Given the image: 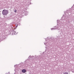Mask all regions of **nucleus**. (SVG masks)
Returning <instances> with one entry per match:
<instances>
[{"label": "nucleus", "instance_id": "f257e3e1", "mask_svg": "<svg viewBox=\"0 0 74 74\" xmlns=\"http://www.w3.org/2000/svg\"><path fill=\"white\" fill-rule=\"evenodd\" d=\"M33 58V59H34L35 60H37L38 59V60H42V58L41 55H40L39 56H32Z\"/></svg>", "mask_w": 74, "mask_h": 74}, {"label": "nucleus", "instance_id": "f03ea898", "mask_svg": "<svg viewBox=\"0 0 74 74\" xmlns=\"http://www.w3.org/2000/svg\"><path fill=\"white\" fill-rule=\"evenodd\" d=\"M2 13L3 15H7L8 14V10H3Z\"/></svg>", "mask_w": 74, "mask_h": 74}, {"label": "nucleus", "instance_id": "7ed1b4c3", "mask_svg": "<svg viewBox=\"0 0 74 74\" xmlns=\"http://www.w3.org/2000/svg\"><path fill=\"white\" fill-rule=\"evenodd\" d=\"M22 71L23 73H25V72H26V69H23L22 70Z\"/></svg>", "mask_w": 74, "mask_h": 74}, {"label": "nucleus", "instance_id": "20e7f679", "mask_svg": "<svg viewBox=\"0 0 74 74\" xmlns=\"http://www.w3.org/2000/svg\"><path fill=\"white\" fill-rule=\"evenodd\" d=\"M65 19H68L69 18V16H67V17H66L65 18Z\"/></svg>", "mask_w": 74, "mask_h": 74}, {"label": "nucleus", "instance_id": "39448f33", "mask_svg": "<svg viewBox=\"0 0 74 74\" xmlns=\"http://www.w3.org/2000/svg\"><path fill=\"white\" fill-rule=\"evenodd\" d=\"M64 74H69V73L67 72H65L64 73Z\"/></svg>", "mask_w": 74, "mask_h": 74}, {"label": "nucleus", "instance_id": "423d86ee", "mask_svg": "<svg viewBox=\"0 0 74 74\" xmlns=\"http://www.w3.org/2000/svg\"><path fill=\"white\" fill-rule=\"evenodd\" d=\"M14 34H16V32H15V31H14Z\"/></svg>", "mask_w": 74, "mask_h": 74}, {"label": "nucleus", "instance_id": "0eeeda50", "mask_svg": "<svg viewBox=\"0 0 74 74\" xmlns=\"http://www.w3.org/2000/svg\"><path fill=\"white\" fill-rule=\"evenodd\" d=\"M16 11H16V10H15L14 11V12H16Z\"/></svg>", "mask_w": 74, "mask_h": 74}, {"label": "nucleus", "instance_id": "6e6552de", "mask_svg": "<svg viewBox=\"0 0 74 74\" xmlns=\"http://www.w3.org/2000/svg\"><path fill=\"white\" fill-rule=\"evenodd\" d=\"M30 58H31V56H30L29 57H28V58H29V59H30Z\"/></svg>", "mask_w": 74, "mask_h": 74}, {"label": "nucleus", "instance_id": "1a4fd4ad", "mask_svg": "<svg viewBox=\"0 0 74 74\" xmlns=\"http://www.w3.org/2000/svg\"><path fill=\"white\" fill-rule=\"evenodd\" d=\"M53 29H55V28H52L51 29V30H53Z\"/></svg>", "mask_w": 74, "mask_h": 74}, {"label": "nucleus", "instance_id": "9d476101", "mask_svg": "<svg viewBox=\"0 0 74 74\" xmlns=\"http://www.w3.org/2000/svg\"><path fill=\"white\" fill-rule=\"evenodd\" d=\"M53 29H55V28H52L51 29V30H53Z\"/></svg>", "mask_w": 74, "mask_h": 74}, {"label": "nucleus", "instance_id": "9b49d317", "mask_svg": "<svg viewBox=\"0 0 74 74\" xmlns=\"http://www.w3.org/2000/svg\"><path fill=\"white\" fill-rule=\"evenodd\" d=\"M47 39H45V40H46V41H47Z\"/></svg>", "mask_w": 74, "mask_h": 74}, {"label": "nucleus", "instance_id": "f8f14e48", "mask_svg": "<svg viewBox=\"0 0 74 74\" xmlns=\"http://www.w3.org/2000/svg\"><path fill=\"white\" fill-rule=\"evenodd\" d=\"M45 52H43V53H45Z\"/></svg>", "mask_w": 74, "mask_h": 74}, {"label": "nucleus", "instance_id": "ddd939ff", "mask_svg": "<svg viewBox=\"0 0 74 74\" xmlns=\"http://www.w3.org/2000/svg\"><path fill=\"white\" fill-rule=\"evenodd\" d=\"M74 6V4L73 5V6Z\"/></svg>", "mask_w": 74, "mask_h": 74}, {"label": "nucleus", "instance_id": "4468645a", "mask_svg": "<svg viewBox=\"0 0 74 74\" xmlns=\"http://www.w3.org/2000/svg\"><path fill=\"white\" fill-rule=\"evenodd\" d=\"M44 44H45V43Z\"/></svg>", "mask_w": 74, "mask_h": 74}, {"label": "nucleus", "instance_id": "2eb2a0df", "mask_svg": "<svg viewBox=\"0 0 74 74\" xmlns=\"http://www.w3.org/2000/svg\"><path fill=\"white\" fill-rule=\"evenodd\" d=\"M15 65H14V67H15Z\"/></svg>", "mask_w": 74, "mask_h": 74}, {"label": "nucleus", "instance_id": "dca6fc26", "mask_svg": "<svg viewBox=\"0 0 74 74\" xmlns=\"http://www.w3.org/2000/svg\"><path fill=\"white\" fill-rule=\"evenodd\" d=\"M66 21H67V20H66Z\"/></svg>", "mask_w": 74, "mask_h": 74}, {"label": "nucleus", "instance_id": "f3484780", "mask_svg": "<svg viewBox=\"0 0 74 74\" xmlns=\"http://www.w3.org/2000/svg\"><path fill=\"white\" fill-rule=\"evenodd\" d=\"M43 54H44H44L43 53Z\"/></svg>", "mask_w": 74, "mask_h": 74}, {"label": "nucleus", "instance_id": "a211bd4d", "mask_svg": "<svg viewBox=\"0 0 74 74\" xmlns=\"http://www.w3.org/2000/svg\"><path fill=\"white\" fill-rule=\"evenodd\" d=\"M43 54H44H44L43 53Z\"/></svg>", "mask_w": 74, "mask_h": 74}]
</instances>
